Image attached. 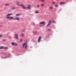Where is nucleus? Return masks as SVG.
Returning <instances> with one entry per match:
<instances>
[{
  "instance_id": "nucleus-1",
  "label": "nucleus",
  "mask_w": 76,
  "mask_h": 76,
  "mask_svg": "<svg viewBox=\"0 0 76 76\" xmlns=\"http://www.w3.org/2000/svg\"><path fill=\"white\" fill-rule=\"evenodd\" d=\"M13 14L8 13L6 15V18L7 19H12L13 20H19L20 19L18 17H16L15 18H14L13 17L10 16L11 15H13Z\"/></svg>"
},
{
  "instance_id": "nucleus-2",
  "label": "nucleus",
  "mask_w": 76,
  "mask_h": 76,
  "mask_svg": "<svg viewBox=\"0 0 76 76\" xmlns=\"http://www.w3.org/2000/svg\"><path fill=\"white\" fill-rule=\"evenodd\" d=\"M26 43H24L23 44V48H24V47L25 45V47L24 48L25 49H26V47H27V45H26Z\"/></svg>"
},
{
  "instance_id": "nucleus-3",
  "label": "nucleus",
  "mask_w": 76,
  "mask_h": 76,
  "mask_svg": "<svg viewBox=\"0 0 76 76\" xmlns=\"http://www.w3.org/2000/svg\"><path fill=\"white\" fill-rule=\"evenodd\" d=\"M15 38L16 39H18V34H15Z\"/></svg>"
},
{
  "instance_id": "nucleus-4",
  "label": "nucleus",
  "mask_w": 76,
  "mask_h": 76,
  "mask_svg": "<svg viewBox=\"0 0 76 76\" xmlns=\"http://www.w3.org/2000/svg\"><path fill=\"white\" fill-rule=\"evenodd\" d=\"M20 6H21L22 8H23V9H26V7H25L23 5L20 4Z\"/></svg>"
},
{
  "instance_id": "nucleus-5",
  "label": "nucleus",
  "mask_w": 76,
  "mask_h": 76,
  "mask_svg": "<svg viewBox=\"0 0 76 76\" xmlns=\"http://www.w3.org/2000/svg\"><path fill=\"white\" fill-rule=\"evenodd\" d=\"M11 44L12 45H15V46H17V45H18L17 44L14 42H12Z\"/></svg>"
},
{
  "instance_id": "nucleus-6",
  "label": "nucleus",
  "mask_w": 76,
  "mask_h": 76,
  "mask_svg": "<svg viewBox=\"0 0 76 76\" xmlns=\"http://www.w3.org/2000/svg\"><path fill=\"white\" fill-rule=\"evenodd\" d=\"M27 5L28 7H27V9H31V6L29 4H28Z\"/></svg>"
},
{
  "instance_id": "nucleus-7",
  "label": "nucleus",
  "mask_w": 76,
  "mask_h": 76,
  "mask_svg": "<svg viewBox=\"0 0 76 76\" xmlns=\"http://www.w3.org/2000/svg\"><path fill=\"white\" fill-rule=\"evenodd\" d=\"M60 4H66V3L63 2H61L60 3Z\"/></svg>"
},
{
  "instance_id": "nucleus-8",
  "label": "nucleus",
  "mask_w": 76,
  "mask_h": 76,
  "mask_svg": "<svg viewBox=\"0 0 76 76\" xmlns=\"http://www.w3.org/2000/svg\"><path fill=\"white\" fill-rule=\"evenodd\" d=\"M41 36H39L38 39V42H40V41L41 40Z\"/></svg>"
},
{
  "instance_id": "nucleus-9",
  "label": "nucleus",
  "mask_w": 76,
  "mask_h": 76,
  "mask_svg": "<svg viewBox=\"0 0 76 76\" xmlns=\"http://www.w3.org/2000/svg\"><path fill=\"white\" fill-rule=\"evenodd\" d=\"M16 4L17 6H20V4H19V3H18V2H16Z\"/></svg>"
},
{
  "instance_id": "nucleus-10",
  "label": "nucleus",
  "mask_w": 76,
  "mask_h": 76,
  "mask_svg": "<svg viewBox=\"0 0 76 76\" xmlns=\"http://www.w3.org/2000/svg\"><path fill=\"white\" fill-rule=\"evenodd\" d=\"M40 24L41 25H44V22H40Z\"/></svg>"
},
{
  "instance_id": "nucleus-11",
  "label": "nucleus",
  "mask_w": 76,
  "mask_h": 76,
  "mask_svg": "<svg viewBox=\"0 0 76 76\" xmlns=\"http://www.w3.org/2000/svg\"><path fill=\"white\" fill-rule=\"evenodd\" d=\"M35 13H39V11H36L35 12Z\"/></svg>"
},
{
  "instance_id": "nucleus-12",
  "label": "nucleus",
  "mask_w": 76,
  "mask_h": 76,
  "mask_svg": "<svg viewBox=\"0 0 76 76\" xmlns=\"http://www.w3.org/2000/svg\"><path fill=\"white\" fill-rule=\"evenodd\" d=\"M4 50H7V49H8V47H6L5 48H4Z\"/></svg>"
},
{
  "instance_id": "nucleus-13",
  "label": "nucleus",
  "mask_w": 76,
  "mask_h": 76,
  "mask_svg": "<svg viewBox=\"0 0 76 76\" xmlns=\"http://www.w3.org/2000/svg\"><path fill=\"white\" fill-rule=\"evenodd\" d=\"M21 14H16V16H20V15H21Z\"/></svg>"
},
{
  "instance_id": "nucleus-14",
  "label": "nucleus",
  "mask_w": 76,
  "mask_h": 76,
  "mask_svg": "<svg viewBox=\"0 0 76 76\" xmlns=\"http://www.w3.org/2000/svg\"><path fill=\"white\" fill-rule=\"evenodd\" d=\"M11 9L12 10H15V9H16V8L15 7L12 8Z\"/></svg>"
},
{
  "instance_id": "nucleus-15",
  "label": "nucleus",
  "mask_w": 76,
  "mask_h": 76,
  "mask_svg": "<svg viewBox=\"0 0 76 76\" xmlns=\"http://www.w3.org/2000/svg\"><path fill=\"white\" fill-rule=\"evenodd\" d=\"M3 48L4 49V47H3V46L0 47V49H3Z\"/></svg>"
},
{
  "instance_id": "nucleus-16",
  "label": "nucleus",
  "mask_w": 76,
  "mask_h": 76,
  "mask_svg": "<svg viewBox=\"0 0 76 76\" xmlns=\"http://www.w3.org/2000/svg\"><path fill=\"white\" fill-rule=\"evenodd\" d=\"M9 5H10V4H5V6H9Z\"/></svg>"
},
{
  "instance_id": "nucleus-17",
  "label": "nucleus",
  "mask_w": 76,
  "mask_h": 76,
  "mask_svg": "<svg viewBox=\"0 0 76 76\" xmlns=\"http://www.w3.org/2000/svg\"><path fill=\"white\" fill-rule=\"evenodd\" d=\"M40 6H44V4H40Z\"/></svg>"
},
{
  "instance_id": "nucleus-18",
  "label": "nucleus",
  "mask_w": 76,
  "mask_h": 76,
  "mask_svg": "<svg viewBox=\"0 0 76 76\" xmlns=\"http://www.w3.org/2000/svg\"><path fill=\"white\" fill-rule=\"evenodd\" d=\"M40 1L42 2H44L45 1H44V0H40Z\"/></svg>"
},
{
  "instance_id": "nucleus-19",
  "label": "nucleus",
  "mask_w": 76,
  "mask_h": 76,
  "mask_svg": "<svg viewBox=\"0 0 76 76\" xmlns=\"http://www.w3.org/2000/svg\"><path fill=\"white\" fill-rule=\"evenodd\" d=\"M49 8L50 9H52L53 8V7H49Z\"/></svg>"
},
{
  "instance_id": "nucleus-20",
  "label": "nucleus",
  "mask_w": 76,
  "mask_h": 76,
  "mask_svg": "<svg viewBox=\"0 0 76 76\" xmlns=\"http://www.w3.org/2000/svg\"><path fill=\"white\" fill-rule=\"evenodd\" d=\"M51 21L50 20H49V23L50 24L51 23Z\"/></svg>"
},
{
  "instance_id": "nucleus-21",
  "label": "nucleus",
  "mask_w": 76,
  "mask_h": 76,
  "mask_svg": "<svg viewBox=\"0 0 76 76\" xmlns=\"http://www.w3.org/2000/svg\"><path fill=\"white\" fill-rule=\"evenodd\" d=\"M23 37V33H22L21 35Z\"/></svg>"
},
{
  "instance_id": "nucleus-22",
  "label": "nucleus",
  "mask_w": 76,
  "mask_h": 76,
  "mask_svg": "<svg viewBox=\"0 0 76 76\" xmlns=\"http://www.w3.org/2000/svg\"><path fill=\"white\" fill-rule=\"evenodd\" d=\"M37 7H40L39 5L38 4L37 5Z\"/></svg>"
},
{
  "instance_id": "nucleus-23",
  "label": "nucleus",
  "mask_w": 76,
  "mask_h": 76,
  "mask_svg": "<svg viewBox=\"0 0 76 76\" xmlns=\"http://www.w3.org/2000/svg\"><path fill=\"white\" fill-rule=\"evenodd\" d=\"M22 41H23V39H20V42H22Z\"/></svg>"
},
{
  "instance_id": "nucleus-24",
  "label": "nucleus",
  "mask_w": 76,
  "mask_h": 76,
  "mask_svg": "<svg viewBox=\"0 0 76 76\" xmlns=\"http://www.w3.org/2000/svg\"><path fill=\"white\" fill-rule=\"evenodd\" d=\"M50 24L49 23H48L47 26H50Z\"/></svg>"
},
{
  "instance_id": "nucleus-25",
  "label": "nucleus",
  "mask_w": 76,
  "mask_h": 76,
  "mask_svg": "<svg viewBox=\"0 0 76 76\" xmlns=\"http://www.w3.org/2000/svg\"><path fill=\"white\" fill-rule=\"evenodd\" d=\"M48 31H51V29H48Z\"/></svg>"
},
{
  "instance_id": "nucleus-26",
  "label": "nucleus",
  "mask_w": 76,
  "mask_h": 76,
  "mask_svg": "<svg viewBox=\"0 0 76 76\" xmlns=\"http://www.w3.org/2000/svg\"><path fill=\"white\" fill-rule=\"evenodd\" d=\"M58 5H56L55 7H58Z\"/></svg>"
},
{
  "instance_id": "nucleus-27",
  "label": "nucleus",
  "mask_w": 76,
  "mask_h": 76,
  "mask_svg": "<svg viewBox=\"0 0 76 76\" xmlns=\"http://www.w3.org/2000/svg\"><path fill=\"white\" fill-rule=\"evenodd\" d=\"M52 22H53V23H55V21H53Z\"/></svg>"
},
{
  "instance_id": "nucleus-28",
  "label": "nucleus",
  "mask_w": 76,
  "mask_h": 76,
  "mask_svg": "<svg viewBox=\"0 0 76 76\" xmlns=\"http://www.w3.org/2000/svg\"><path fill=\"white\" fill-rule=\"evenodd\" d=\"M2 37V35H0V37Z\"/></svg>"
},
{
  "instance_id": "nucleus-29",
  "label": "nucleus",
  "mask_w": 76,
  "mask_h": 76,
  "mask_svg": "<svg viewBox=\"0 0 76 76\" xmlns=\"http://www.w3.org/2000/svg\"><path fill=\"white\" fill-rule=\"evenodd\" d=\"M52 4H55V3L54 2H53Z\"/></svg>"
},
{
  "instance_id": "nucleus-30",
  "label": "nucleus",
  "mask_w": 76,
  "mask_h": 76,
  "mask_svg": "<svg viewBox=\"0 0 76 76\" xmlns=\"http://www.w3.org/2000/svg\"><path fill=\"white\" fill-rule=\"evenodd\" d=\"M3 41H6V40H5V39H4V40H3Z\"/></svg>"
},
{
  "instance_id": "nucleus-31",
  "label": "nucleus",
  "mask_w": 76,
  "mask_h": 76,
  "mask_svg": "<svg viewBox=\"0 0 76 76\" xmlns=\"http://www.w3.org/2000/svg\"><path fill=\"white\" fill-rule=\"evenodd\" d=\"M9 38H11V37H9Z\"/></svg>"
},
{
  "instance_id": "nucleus-32",
  "label": "nucleus",
  "mask_w": 76,
  "mask_h": 76,
  "mask_svg": "<svg viewBox=\"0 0 76 76\" xmlns=\"http://www.w3.org/2000/svg\"><path fill=\"white\" fill-rule=\"evenodd\" d=\"M7 58V57H5L4 58Z\"/></svg>"
}]
</instances>
